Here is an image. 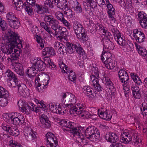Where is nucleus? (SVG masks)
Wrapping results in <instances>:
<instances>
[{
    "instance_id": "51",
    "label": "nucleus",
    "mask_w": 147,
    "mask_h": 147,
    "mask_svg": "<svg viewBox=\"0 0 147 147\" xmlns=\"http://www.w3.org/2000/svg\"><path fill=\"white\" fill-rule=\"evenodd\" d=\"M49 108L50 110L54 113H57V108L56 105H54L52 103H50L49 105Z\"/></svg>"
},
{
    "instance_id": "28",
    "label": "nucleus",
    "mask_w": 147,
    "mask_h": 147,
    "mask_svg": "<svg viewBox=\"0 0 147 147\" xmlns=\"http://www.w3.org/2000/svg\"><path fill=\"white\" fill-rule=\"evenodd\" d=\"M74 133L73 135L74 136H76L77 137L76 140L78 142L81 143L83 142V140H84V136L81 133H80L78 130L75 131L74 130Z\"/></svg>"
},
{
    "instance_id": "3",
    "label": "nucleus",
    "mask_w": 147,
    "mask_h": 147,
    "mask_svg": "<svg viewBox=\"0 0 147 147\" xmlns=\"http://www.w3.org/2000/svg\"><path fill=\"white\" fill-rule=\"evenodd\" d=\"M73 28L77 37L80 40L83 42H85L88 39L86 33L85 32L84 29L80 24L76 23L74 24Z\"/></svg>"
},
{
    "instance_id": "23",
    "label": "nucleus",
    "mask_w": 147,
    "mask_h": 147,
    "mask_svg": "<svg viewBox=\"0 0 147 147\" xmlns=\"http://www.w3.org/2000/svg\"><path fill=\"white\" fill-rule=\"evenodd\" d=\"M37 71L33 65L31 67H28L26 72L27 75L29 77L31 78L35 76Z\"/></svg>"
},
{
    "instance_id": "5",
    "label": "nucleus",
    "mask_w": 147,
    "mask_h": 147,
    "mask_svg": "<svg viewBox=\"0 0 147 147\" xmlns=\"http://www.w3.org/2000/svg\"><path fill=\"white\" fill-rule=\"evenodd\" d=\"M65 46L67 48L68 52L70 54L73 53L76 51L80 57L82 56L84 57L86 56L84 50L81 47V46L78 43L72 44L69 42H67Z\"/></svg>"
},
{
    "instance_id": "52",
    "label": "nucleus",
    "mask_w": 147,
    "mask_h": 147,
    "mask_svg": "<svg viewBox=\"0 0 147 147\" xmlns=\"http://www.w3.org/2000/svg\"><path fill=\"white\" fill-rule=\"evenodd\" d=\"M67 131H70L73 134L74 133V132H73V131H74V130L75 131H77V128L74 127L72 125V124L70 123H69L68 125H67Z\"/></svg>"
},
{
    "instance_id": "21",
    "label": "nucleus",
    "mask_w": 147,
    "mask_h": 147,
    "mask_svg": "<svg viewBox=\"0 0 147 147\" xmlns=\"http://www.w3.org/2000/svg\"><path fill=\"white\" fill-rule=\"evenodd\" d=\"M131 90L134 97L136 99H140V89L139 87L136 85L133 86L131 87Z\"/></svg>"
},
{
    "instance_id": "60",
    "label": "nucleus",
    "mask_w": 147,
    "mask_h": 147,
    "mask_svg": "<svg viewBox=\"0 0 147 147\" xmlns=\"http://www.w3.org/2000/svg\"><path fill=\"white\" fill-rule=\"evenodd\" d=\"M27 89V88H23L22 86H21L18 88V90L19 92L20 93V95L22 96H25V90Z\"/></svg>"
},
{
    "instance_id": "31",
    "label": "nucleus",
    "mask_w": 147,
    "mask_h": 147,
    "mask_svg": "<svg viewBox=\"0 0 147 147\" xmlns=\"http://www.w3.org/2000/svg\"><path fill=\"white\" fill-rule=\"evenodd\" d=\"M50 77L48 75H46L43 76L39 80V81H40V84L44 85L47 86L48 84V82L50 79Z\"/></svg>"
},
{
    "instance_id": "16",
    "label": "nucleus",
    "mask_w": 147,
    "mask_h": 147,
    "mask_svg": "<svg viewBox=\"0 0 147 147\" xmlns=\"http://www.w3.org/2000/svg\"><path fill=\"white\" fill-rule=\"evenodd\" d=\"M138 17L140 19V24L144 28H147V15L145 13H142L140 12L138 14Z\"/></svg>"
},
{
    "instance_id": "49",
    "label": "nucleus",
    "mask_w": 147,
    "mask_h": 147,
    "mask_svg": "<svg viewBox=\"0 0 147 147\" xmlns=\"http://www.w3.org/2000/svg\"><path fill=\"white\" fill-rule=\"evenodd\" d=\"M26 4H25V6L24 8L26 11L29 15H31L33 13V10L32 8V6L30 5H26Z\"/></svg>"
},
{
    "instance_id": "50",
    "label": "nucleus",
    "mask_w": 147,
    "mask_h": 147,
    "mask_svg": "<svg viewBox=\"0 0 147 147\" xmlns=\"http://www.w3.org/2000/svg\"><path fill=\"white\" fill-rule=\"evenodd\" d=\"M0 101V106L2 107H4L6 106L8 102V98L9 97H4Z\"/></svg>"
},
{
    "instance_id": "24",
    "label": "nucleus",
    "mask_w": 147,
    "mask_h": 147,
    "mask_svg": "<svg viewBox=\"0 0 147 147\" xmlns=\"http://www.w3.org/2000/svg\"><path fill=\"white\" fill-rule=\"evenodd\" d=\"M42 53L44 55L48 54L49 56H50L51 55H55V52L54 49L52 47H47L45 48L42 51Z\"/></svg>"
},
{
    "instance_id": "40",
    "label": "nucleus",
    "mask_w": 147,
    "mask_h": 147,
    "mask_svg": "<svg viewBox=\"0 0 147 147\" xmlns=\"http://www.w3.org/2000/svg\"><path fill=\"white\" fill-rule=\"evenodd\" d=\"M86 3L92 9H94L97 7V5L95 1L94 0H86Z\"/></svg>"
},
{
    "instance_id": "8",
    "label": "nucleus",
    "mask_w": 147,
    "mask_h": 147,
    "mask_svg": "<svg viewBox=\"0 0 147 147\" xmlns=\"http://www.w3.org/2000/svg\"><path fill=\"white\" fill-rule=\"evenodd\" d=\"M32 31L34 35H35V38H36V40L40 44V46L42 48L44 47L45 42L44 40L40 37L39 35H36L39 32L37 27L36 26H33L32 28Z\"/></svg>"
},
{
    "instance_id": "44",
    "label": "nucleus",
    "mask_w": 147,
    "mask_h": 147,
    "mask_svg": "<svg viewBox=\"0 0 147 147\" xmlns=\"http://www.w3.org/2000/svg\"><path fill=\"white\" fill-rule=\"evenodd\" d=\"M140 97H141V95L144 96H147V87H146V86L145 85L143 86L142 88L140 89Z\"/></svg>"
},
{
    "instance_id": "38",
    "label": "nucleus",
    "mask_w": 147,
    "mask_h": 147,
    "mask_svg": "<svg viewBox=\"0 0 147 147\" xmlns=\"http://www.w3.org/2000/svg\"><path fill=\"white\" fill-rule=\"evenodd\" d=\"M76 110H77L76 111V114L78 115L80 117V115L82 113L84 109V106L82 104H79L76 105Z\"/></svg>"
},
{
    "instance_id": "34",
    "label": "nucleus",
    "mask_w": 147,
    "mask_h": 147,
    "mask_svg": "<svg viewBox=\"0 0 147 147\" xmlns=\"http://www.w3.org/2000/svg\"><path fill=\"white\" fill-rule=\"evenodd\" d=\"M0 29L3 31H5L7 29V24L5 20H2L0 16Z\"/></svg>"
},
{
    "instance_id": "10",
    "label": "nucleus",
    "mask_w": 147,
    "mask_h": 147,
    "mask_svg": "<svg viewBox=\"0 0 147 147\" xmlns=\"http://www.w3.org/2000/svg\"><path fill=\"white\" fill-rule=\"evenodd\" d=\"M133 36L137 42L139 43L143 42L145 36L141 29H135L133 30Z\"/></svg>"
},
{
    "instance_id": "14",
    "label": "nucleus",
    "mask_w": 147,
    "mask_h": 147,
    "mask_svg": "<svg viewBox=\"0 0 147 147\" xmlns=\"http://www.w3.org/2000/svg\"><path fill=\"white\" fill-rule=\"evenodd\" d=\"M39 59H35L34 63L33 65L36 69V71H44L45 69L46 65L44 64L43 61L40 59L38 60Z\"/></svg>"
},
{
    "instance_id": "4",
    "label": "nucleus",
    "mask_w": 147,
    "mask_h": 147,
    "mask_svg": "<svg viewBox=\"0 0 147 147\" xmlns=\"http://www.w3.org/2000/svg\"><path fill=\"white\" fill-rule=\"evenodd\" d=\"M17 113H12L7 117H4V119L7 122H11L16 125H21L24 122L25 119L23 116L18 114L17 115Z\"/></svg>"
},
{
    "instance_id": "64",
    "label": "nucleus",
    "mask_w": 147,
    "mask_h": 147,
    "mask_svg": "<svg viewBox=\"0 0 147 147\" xmlns=\"http://www.w3.org/2000/svg\"><path fill=\"white\" fill-rule=\"evenodd\" d=\"M122 140H123V142L125 144H127L129 143L130 142H131L132 140V137L129 135L128 137H127L126 138H124L123 139H122Z\"/></svg>"
},
{
    "instance_id": "30",
    "label": "nucleus",
    "mask_w": 147,
    "mask_h": 147,
    "mask_svg": "<svg viewBox=\"0 0 147 147\" xmlns=\"http://www.w3.org/2000/svg\"><path fill=\"white\" fill-rule=\"evenodd\" d=\"M14 68L18 74L20 76H23L24 74V71L22 69L23 67L21 64H16Z\"/></svg>"
},
{
    "instance_id": "55",
    "label": "nucleus",
    "mask_w": 147,
    "mask_h": 147,
    "mask_svg": "<svg viewBox=\"0 0 147 147\" xmlns=\"http://www.w3.org/2000/svg\"><path fill=\"white\" fill-rule=\"evenodd\" d=\"M97 26L99 27V28H96V30H99L102 32L103 33L105 34H107L108 31L105 29L104 27L102 25L97 24V25L96 26V27H97Z\"/></svg>"
},
{
    "instance_id": "53",
    "label": "nucleus",
    "mask_w": 147,
    "mask_h": 147,
    "mask_svg": "<svg viewBox=\"0 0 147 147\" xmlns=\"http://www.w3.org/2000/svg\"><path fill=\"white\" fill-rule=\"evenodd\" d=\"M68 78L71 81H74L76 80V75L74 72H73L72 70H71L69 73V75L68 76Z\"/></svg>"
},
{
    "instance_id": "18",
    "label": "nucleus",
    "mask_w": 147,
    "mask_h": 147,
    "mask_svg": "<svg viewBox=\"0 0 147 147\" xmlns=\"http://www.w3.org/2000/svg\"><path fill=\"white\" fill-rule=\"evenodd\" d=\"M92 89L89 86H84L83 91L84 94L89 98H94V94L93 93Z\"/></svg>"
},
{
    "instance_id": "33",
    "label": "nucleus",
    "mask_w": 147,
    "mask_h": 147,
    "mask_svg": "<svg viewBox=\"0 0 147 147\" xmlns=\"http://www.w3.org/2000/svg\"><path fill=\"white\" fill-rule=\"evenodd\" d=\"M9 94L8 92L3 87L0 86V97H9Z\"/></svg>"
},
{
    "instance_id": "41",
    "label": "nucleus",
    "mask_w": 147,
    "mask_h": 147,
    "mask_svg": "<svg viewBox=\"0 0 147 147\" xmlns=\"http://www.w3.org/2000/svg\"><path fill=\"white\" fill-rule=\"evenodd\" d=\"M108 69H114L113 71H115L118 70V67H117V65L115 64L114 61H113L111 62L107 65H105Z\"/></svg>"
},
{
    "instance_id": "15",
    "label": "nucleus",
    "mask_w": 147,
    "mask_h": 147,
    "mask_svg": "<svg viewBox=\"0 0 147 147\" xmlns=\"http://www.w3.org/2000/svg\"><path fill=\"white\" fill-rule=\"evenodd\" d=\"M55 5H57L58 7H62L64 8L65 10H68L69 12L71 13V10L69 9L67 6V0H54Z\"/></svg>"
},
{
    "instance_id": "63",
    "label": "nucleus",
    "mask_w": 147,
    "mask_h": 147,
    "mask_svg": "<svg viewBox=\"0 0 147 147\" xmlns=\"http://www.w3.org/2000/svg\"><path fill=\"white\" fill-rule=\"evenodd\" d=\"M103 118L102 119H105L108 121L110 120L111 118L112 115L111 114H108L107 111L105 112Z\"/></svg>"
},
{
    "instance_id": "61",
    "label": "nucleus",
    "mask_w": 147,
    "mask_h": 147,
    "mask_svg": "<svg viewBox=\"0 0 147 147\" xmlns=\"http://www.w3.org/2000/svg\"><path fill=\"white\" fill-rule=\"evenodd\" d=\"M123 86L124 90L125 95L126 97H127L128 96V94L129 93L130 88L125 87V84H123Z\"/></svg>"
},
{
    "instance_id": "9",
    "label": "nucleus",
    "mask_w": 147,
    "mask_h": 147,
    "mask_svg": "<svg viewBox=\"0 0 147 147\" xmlns=\"http://www.w3.org/2000/svg\"><path fill=\"white\" fill-rule=\"evenodd\" d=\"M18 105L19 108L22 111L27 114L30 113L31 111L30 105V102L26 103L24 100H20L18 102Z\"/></svg>"
},
{
    "instance_id": "43",
    "label": "nucleus",
    "mask_w": 147,
    "mask_h": 147,
    "mask_svg": "<svg viewBox=\"0 0 147 147\" xmlns=\"http://www.w3.org/2000/svg\"><path fill=\"white\" fill-rule=\"evenodd\" d=\"M92 76L94 78V79H98L99 77V74L97 67H93L92 72Z\"/></svg>"
},
{
    "instance_id": "2",
    "label": "nucleus",
    "mask_w": 147,
    "mask_h": 147,
    "mask_svg": "<svg viewBox=\"0 0 147 147\" xmlns=\"http://www.w3.org/2000/svg\"><path fill=\"white\" fill-rule=\"evenodd\" d=\"M5 38L8 40L9 44L15 47L17 46L18 48H23L22 40L19 39V36L15 32L10 31L8 32Z\"/></svg>"
},
{
    "instance_id": "42",
    "label": "nucleus",
    "mask_w": 147,
    "mask_h": 147,
    "mask_svg": "<svg viewBox=\"0 0 147 147\" xmlns=\"http://www.w3.org/2000/svg\"><path fill=\"white\" fill-rule=\"evenodd\" d=\"M11 86L14 88L17 87L18 88L21 86L19 80L16 78L13 80L12 82H11Z\"/></svg>"
},
{
    "instance_id": "59",
    "label": "nucleus",
    "mask_w": 147,
    "mask_h": 147,
    "mask_svg": "<svg viewBox=\"0 0 147 147\" xmlns=\"http://www.w3.org/2000/svg\"><path fill=\"white\" fill-rule=\"evenodd\" d=\"M58 64L62 72H63V70L65 69V68H67V66L63 63L62 60H60Z\"/></svg>"
},
{
    "instance_id": "22",
    "label": "nucleus",
    "mask_w": 147,
    "mask_h": 147,
    "mask_svg": "<svg viewBox=\"0 0 147 147\" xmlns=\"http://www.w3.org/2000/svg\"><path fill=\"white\" fill-rule=\"evenodd\" d=\"M39 77L37 76L35 79L36 88H37L38 91L39 92H42L44 91V89L46 88V86L40 84Z\"/></svg>"
},
{
    "instance_id": "56",
    "label": "nucleus",
    "mask_w": 147,
    "mask_h": 147,
    "mask_svg": "<svg viewBox=\"0 0 147 147\" xmlns=\"http://www.w3.org/2000/svg\"><path fill=\"white\" fill-rule=\"evenodd\" d=\"M15 6L17 10L20 11L23 8V7H25V4L24 5L23 2L21 1H19L18 3L15 5Z\"/></svg>"
},
{
    "instance_id": "25",
    "label": "nucleus",
    "mask_w": 147,
    "mask_h": 147,
    "mask_svg": "<svg viewBox=\"0 0 147 147\" xmlns=\"http://www.w3.org/2000/svg\"><path fill=\"white\" fill-rule=\"evenodd\" d=\"M105 85H106L107 88H109L111 92L114 94L115 91V89L114 87L113 83L111 81L110 79L108 78L105 80Z\"/></svg>"
},
{
    "instance_id": "6",
    "label": "nucleus",
    "mask_w": 147,
    "mask_h": 147,
    "mask_svg": "<svg viewBox=\"0 0 147 147\" xmlns=\"http://www.w3.org/2000/svg\"><path fill=\"white\" fill-rule=\"evenodd\" d=\"M85 134L88 139L92 141L98 139L100 138V133L98 129L94 126L87 128L85 131Z\"/></svg>"
},
{
    "instance_id": "48",
    "label": "nucleus",
    "mask_w": 147,
    "mask_h": 147,
    "mask_svg": "<svg viewBox=\"0 0 147 147\" xmlns=\"http://www.w3.org/2000/svg\"><path fill=\"white\" fill-rule=\"evenodd\" d=\"M108 11L107 12L109 16V18H111L113 20L114 19V17L113 16V15H115V11L114 8H110L109 9Z\"/></svg>"
},
{
    "instance_id": "13",
    "label": "nucleus",
    "mask_w": 147,
    "mask_h": 147,
    "mask_svg": "<svg viewBox=\"0 0 147 147\" xmlns=\"http://www.w3.org/2000/svg\"><path fill=\"white\" fill-rule=\"evenodd\" d=\"M68 94L66 100H65L64 105L66 107L69 108L70 105H73L76 102V97L74 94L67 92Z\"/></svg>"
},
{
    "instance_id": "27",
    "label": "nucleus",
    "mask_w": 147,
    "mask_h": 147,
    "mask_svg": "<svg viewBox=\"0 0 147 147\" xmlns=\"http://www.w3.org/2000/svg\"><path fill=\"white\" fill-rule=\"evenodd\" d=\"M124 38H125V37H124ZM115 39L118 43L120 45L122 46H126L128 44L127 42L125 40V39H123L121 37L120 34L118 35V36L116 37L115 36Z\"/></svg>"
},
{
    "instance_id": "47",
    "label": "nucleus",
    "mask_w": 147,
    "mask_h": 147,
    "mask_svg": "<svg viewBox=\"0 0 147 147\" xmlns=\"http://www.w3.org/2000/svg\"><path fill=\"white\" fill-rule=\"evenodd\" d=\"M108 11L107 12L109 16V18H111L113 20L114 19V17L113 16V15H115V11L114 8H110L109 9Z\"/></svg>"
},
{
    "instance_id": "12",
    "label": "nucleus",
    "mask_w": 147,
    "mask_h": 147,
    "mask_svg": "<svg viewBox=\"0 0 147 147\" xmlns=\"http://www.w3.org/2000/svg\"><path fill=\"white\" fill-rule=\"evenodd\" d=\"M44 5L42 6L41 5H40L38 4H35V7H34V8H35L37 13L40 14L49 13L48 3H46Z\"/></svg>"
},
{
    "instance_id": "45",
    "label": "nucleus",
    "mask_w": 147,
    "mask_h": 147,
    "mask_svg": "<svg viewBox=\"0 0 147 147\" xmlns=\"http://www.w3.org/2000/svg\"><path fill=\"white\" fill-rule=\"evenodd\" d=\"M76 6L74 7L75 11L78 13H81L82 12V9L80 4L77 1H76Z\"/></svg>"
},
{
    "instance_id": "46",
    "label": "nucleus",
    "mask_w": 147,
    "mask_h": 147,
    "mask_svg": "<svg viewBox=\"0 0 147 147\" xmlns=\"http://www.w3.org/2000/svg\"><path fill=\"white\" fill-rule=\"evenodd\" d=\"M61 47H60V48L58 49V51L59 53L64 54V53H67V47L63 45V44H61Z\"/></svg>"
},
{
    "instance_id": "37",
    "label": "nucleus",
    "mask_w": 147,
    "mask_h": 147,
    "mask_svg": "<svg viewBox=\"0 0 147 147\" xmlns=\"http://www.w3.org/2000/svg\"><path fill=\"white\" fill-rule=\"evenodd\" d=\"M111 56V53L109 52H102L101 56V59L102 61L108 59Z\"/></svg>"
},
{
    "instance_id": "1",
    "label": "nucleus",
    "mask_w": 147,
    "mask_h": 147,
    "mask_svg": "<svg viewBox=\"0 0 147 147\" xmlns=\"http://www.w3.org/2000/svg\"><path fill=\"white\" fill-rule=\"evenodd\" d=\"M1 50L5 54L7 53V60L9 59L11 61L18 59L20 53V50L15 49L14 47L9 44L2 46Z\"/></svg>"
},
{
    "instance_id": "17",
    "label": "nucleus",
    "mask_w": 147,
    "mask_h": 147,
    "mask_svg": "<svg viewBox=\"0 0 147 147\" xmlns=\"http://www.w3.org/2000/svg\"><path fill=\"white\" fill-rule=\"evenodd\" d=\"M56 18L59 20L61 21L63 24L67 28V29L70 30L71 27V25L70 23L65 20L64 18V16L62 13L59 12Z\"/></svg>"
},
{
    "instance_id": "58",
    "label": "nucleus",
    "mask_w": 147,
    "mask_h": 147,
    "mask_svg": "<svg viewBox=\"0 0 147 147\" xmlns=\"http://www.w3.org/2000/svg\"><path fill=\"white\" fill-rule=\"evenodd\" d=\"M38 102V104H39L38 106L40 108L42 109L44 111H47L48 109L47 107L42 102L40 101L37 100L36 102Z\"/></svg>"
},
{
    "instance_id": "36",
    "label": "nucleus",
    "mask_w": 147,
    "mask_h": 147,
    "mask_svg": "<svg viewBox=\"0 0 147 147\" xmlns=\"http://www.w3.org/2000/svg\"><path fill=\"white\" fill-rule=\"evenodd\" d=\"M6 18L7 22L9 23H10V22L14 21V20L17 18L14 14L11 12L7 14Z\"/></svg>"
},
{
    "instance_id": "57",
    "label": "nucleus",
    "mask_w": 147,
    "mask_h": 147,
    "mask_svg": "<svg viewBox=\"0 0 147 147\" xmlns=\"http://www.w3.org/2000/svg\"><path fill=\"white\" fill-rule=\"evenodd\" d=\"M98 5L102 7H106V3L104 0H95Z\"/></svg>"
},
{
    "instance_id": "7",
    "label": "nucleus",
    "mask_w": 147,
    "mask_h": 147,
    "mask_svg": "<svg viewBox=\"0 0 147 147\" xmlns=\"http://www.w3.org/2000/svg\"><path fill=\"white\" fill-rule=\"evenodd\" d=\"M1 127L4 130L8 132L11 136H16L20 134L19 129L16 126L3 125L1 126Z\"/></svg>"
},
{
    "instance_id": "35",
    "label": "nucleus",
    "mask_w": 147,
    "mask_h": 147,
    "mask_svg": "<svg viewBox=\"0 0 147 147\" xmlns=\"http://www.w3.org/2000/svg\"><path fill=\"white\" fill-rule=\"evenodd\" d=\"M131 76L134 82L138 85H140L142 83L141 80L137 75H135L134 73H131Z\"/></svg>"
},
{
    "instance_id": "54",
    "label": "nucleus",
    "mask_w": 147,
    "mask_h": 147,
    "mask_svg": "<svg viewBox=\"0 0 147 147\" xmlns=\"http://www.w3.org/2000/svg\"><path fill=\"white\" fill-rule=\"evenodd\" d=\"M139 53L142 56L145 57L147 54V52L146 49L141 47L138 50Z\"/></svg>"
},
{
    "instance_id": "20",
    "label": "nucleus",
    "mask_w": 147,
    "mask_h": 147,
    "mask_svg": "<svg viewBox=\"0 0 147 147\" xmlns=\"http://www.w3.org/2000/svg\"><path fill=\"white\" fill-rule=\"evenodd\" d=\"M103 45L104 47L109 50H112L114 49V45L109 39H103Z\"/></svg>"
},
{
    "instance_id": "32",
    "label": "nucleus",
    "mask_w": 147,
    "mask_h": 147,
    "mask_svg": "<svg viewBox=\"0 0 147 147\" xmlns=\"http://www.w3.org/2000/svg\"><path fill=\"white\" fill-rule=\"evenodd\" d=\"M9 24L11 27L15 29H18L20 25L18 18L14 20V21L10 22Z\"/></svg>"
},
{
    "instance_id": "26",
    "label": "nucleus",
    "mask_w": 147,
    "mask_h": 147,
    "mask_svg": "<svg viewBox=\"0 0 147 147\" xmlns=\"http://www.w3.org/2000/svg\"><path fill=\"white\" fill-rule=\"evenodd\" d=\"M125 70V69H121L118 72V76L121 82H123L124 79L128 76V74Z\"/></svg>"
},
{
    "instance_id": "29",
    "label": "nucleus",
    "mask_w": 147,
    "mask_h": 147,
    "mask_svg": "<svg viewBox=\"0 0 147 147\" xmlns=\"http://www.w3.org/2000/svg\"><path fill=\"white\" fill-rule=\"evenodd\" d=\"M5 74V76L7 77V80L9 81H11L17 78L15 74L9 69L6 71Z\"/></svg>"
},
{
    "instance_id": "62",
    "label": "nucleus",
    "mask_w": 147,
    "mask_h": 147,
    "mask_svg": "<svg viewBox=\"0 0 147 147\" xmlns=\"http://www.w3.org/2000/svg\"><path fill=\"white\" fill-rule=\"evenodd\" d=\"M89 113L86 111V109L84 108L83 110L82 111V113L80 115V118H85L87 117V115L88 116Z\"/></svg>"
},
{
    "instance_id": "39",
    "label": "nucleus",
    "mask_w": 147,
    "mask_h": 147,
    "mask_svg": "<svg viewBox=\"0 0 147 147\" xmlns=\"http://www.w3.org/2000/svg\"><path fill=\"white\" fill-rule=\"evenodd\" d=\"M95 81V83H94L92 84L93 86L94 87L96 90L100 91H102L103 88L101 87L100 84L98 83V79H93V82H94Z\"/></svg>"
},
{
    "instance_id": "11",
    "label": "nucleus",
    "mask_w": 147,
    "mask_h": 147,
    "mask_svg": "<svg viewBox=\"0 0 147 147\" xmlns=\"http://www.w3.org/2000/svg\"><path fill=\"white\" fill-rule=\"evenodd\" d=\"M105 139L108 142L112 143L117 142L119 139L118 136L114 133L108 132L105 136Z\"/></svg>"
},
{
    "instance_id": "19",
    "label": "nucleus",
    "mask_w": 147,
    "mask_h": 147,
    "mask_svg": "<svg viewBox=\"0 0 147 147\" xmlns=\"http://www.w3.org/2000/svg\"><path fill=\"white\" fill-rule=\"evenodd\" d=\"M57 32H58L59 35L60 36H58V37H59L61 40L63 39H66L67 38L66 36L67 34V32L65 28L61 26L59 27Z\"/></svg>"
}]
</instances>
